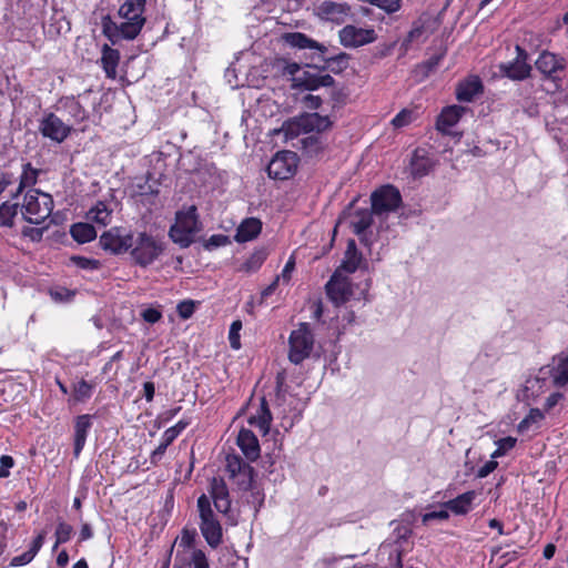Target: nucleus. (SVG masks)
I'll list each match as a JSON object with an SVG mask.
<instances>
[{
    "instance_id": "obj_55",
    "label": "nucleus",
    "mask_w": 568,
    "mask_h": 568,
    "mask_svg": "<svg viewBox=\"0 0 568 568\" xmlns=\"http://www.w3.org/2000/svg\"><path fill=\"white\" fill-rule=\"evenodd\" d=\"M141 316L145 322L154 324L162 318V313L156 308L149 307L142 312Z\"/></svg>"
},
{
    "instance_id": "obj_7",
    "label": "nucleus",
    "mask_w": 568,
    "mask_h": 568,
    "mask_svg": "<svg viewBox=\"0 0 568 568\" xmlns=\"http://www.w3.org/2000/svg\"><path fill=\"white\" fill-rule=\"evenodd\" d=\"M288 359L298 365L308 358L314 347V335L310 324L300 323L296 329H293L288 337Z\"/></svg>"
},
{
    "instance_id": "obj_62",
    "label": "nucleus",
    "mask_w": 568,
    "mask_h": 568,
    "mask_svg": "<svg viewBox=\"0 0 568 568\" xmlns=\"http://www.w3.org/2000/svg\"><path fill=\"white\" fill-rule=\"evenodd\" d=\"M562 398V394L560 393H552L549 395L545 403V409L550 410L552 407H555L558 402Z\"/></svg>"
},
{
    "instance_id": "obj_19",
    "label": "nucleus",
    "mask_w": 568,
    "mask_h": 568,
    "mask_svg": "<svg viewBox=\"0 0 568 568\" xmlns=\"http://www.w3.org/2000/svg\"><path fill=\"white\" fill-rule=\"evenodd\" d=\"M335 80L329 74L311 73L302 71L301 77L294 79L295 87H303L307 90H317L321 87H332Z\"/></svg>"
},
{
    "instance_id": "obj_28",
    "label": "nucleus",
    "mask_w": 568,
    "mask_h": 568,
    "mask_svg": "<svg viewBox=\"0 0 568 568\" xmlns=\"http://www.w3.org/2000/svg\"><path fill=\"white\" fill-rule=\"evenodd\" d=\"M101 65L110 79H115L116 68L120 61V53L118 50L112 49L108 44L102 47Z\"/></svg>"
},
{
    "instance_id": "obj_24",
    "label": "nucleus",
    "mask_w": 568,
    "mask_h": 568,
    "mask_svg": "<svg viewBox=\"0 0 568 568\" xmlns=\"http://www.w3.org/2000/svg\"><path fill=\"white\" fill-rule=\"evenodd\" d=\"M465 108L460 105H450L445 108L437 119L436 126L442 132H448L462 118Z\"/></svg>"
},
{
    "instance_id": "obj_36",
    "label": "nucleus",
    "mask_w": 568,
    "mask_h": 568,
    "mask_svg": "<svg viewBox=\"0 0 568 568\" xmlns=\"http://www.w3.org/2000/svg\"><path fill=\"white\" fill-rule=\"evenodd\" d=\"M323 61L326 64L325 69L338 74L348 68L349 54L345 52H339L333 57L323 58Z\"/></svg>"
},
{
    "instance_id": "obj_17",
    "label": "nucleus",
    "mask_w": 568,
    "mask_h": 568,
    "mask_svg": "<svg viewBox=\"0 0 568 568\" xmlns=\"http://www.w3.org/2000/svg\"><path fill=\"white\" fill-rule=\"evenodd\" d=\"M210 500L213 499L216 510L221 514L227 515L231 509V499L229 488L223 478L214 477L210 483L209 488Z\"/></svg>"
},
{
    "instance_id": "obj_12",
    "label": "nucleus",
    "mask_w": 568,
    "mask_h": 568,
    "mask_svg": "<svg viewBox=\"0 0 568 568\" xmlns=\"http://www.w3.org/2000/svg\"><path fill=\"white\" fill-rule=\"evenodd\" d=\"M338 38L345 48H357L374 42L376 34L374 29L348 24L339 30Z\"/></svg>"
},
{
    "instance_id": "obj_43",
    "label": "nucleus",
    "mask_w": 568,
    "mask_h": 568,
    "mask_svg": "<svg viewBox=\"0 0 568 568\" xmlns=\"http://www.w3.org/2000/svg\"><path fill=\"white\" fill-rule=\"evenodd\" d=\"M362 261L361 254H349L345 253L344 260L341 264V266L337 270H341V273H354Z\"/></svg>"
},
{
    "instance_id": "obj_15",
    "label": "nucleus",
    "mask_w": 568,
    "mask_h": 568,
    "mask_svg": "<svg viewBox=\"0 0 568 568\" xmlns=\"http://www.w3.org/2000/svg\"><path fill=\"white\" fill-rule=\"evenodd\" d=\"M102 33L113 43L121 40H133L138 37V27L134 24L125 26L123 22L118 24L110 16L102 18Z\"/></svg>"
},
{
    "instance_id": "obj_16",
    "label": "nucleus",
    "mask_w": 568,
    "mask_h": 568,
    "mask_svg": "<svg viewBox=\"0 0 568 568\" xmlns=\"http://www.w3.org/2000/svg\"><path fill=\"white\" fill-rule=\"evenodd\" d=\"M145 0H126L119 9V16L124 19L125 26L138 27V34L141 32L145 18L143 17Z\"/></svg>"
},
{
    "instance_id": "obj_64",
    "label": "nucleus",
    "mask_w": 568,
    "mask_h": 568,
    "mask_svg": "<svg viewBox=\"0 0 568 568\" xmlns=\"http://www.w3.org/2000/svg\"><path fill=\"white\" fill-rule=\"evenodd\" d=\"M144 397L148 402H151L154 397V384L152 382H145L143 385Z\"/></svg>"
},
{
    "instance_id": "obj_47",
    "label": "nucleus",
    "mask_w": 568,
    "mask_h": 568,
    "mask_svg": "<svg viewBox=\"0 0 568 568\" xmlns=\"http://www.w3.org/2000/svg\"><path fill=\"white\" fill-rule=\"evenodd\" d=\"M241 328H242L241 321H234L231 324L230 333H229V341H230V345L233 349H239L241 347V343H240Z\"/></svg>"
},
{
    "instance_id": "obj_6",
    "label": "nucleus",
    "mask_w": 568,
    "mask_h": 568,
    "mask_svg": "<svg viewBox=\"0 0 568 568\" xmlns=\"http://www.w3.org/2000/svg\"><path fill=\"white\" fill-rule=\"evenodd\" d=\"M331 125L332 122L328 116L318 113H306L293 121L285 122L280 131L284 132L286 139H293L301 133L326 131Z\"/></svg>"
},
{
    "instance_id": "obj_41",
    "label": "nucleus",
    "mask_w": 568,
    "mask_h": 568,
    "mask_svg": "<svg viewBox=\"0 0 568 568\" xmlns=\"http://www.w3.org/2000/svg\"><path fill=\"white\" fill-rule=\"evenodd\" d=\"M517 443L515 437L508 436L500 438L496 442L497 448L491 453L490 457L496 459L506 455L509 450H511Z\"/></svg>"
},
{
    "instance_id": "obj_21",
    "label": "nucleus",
    "mask_w": 568,
    "mask_h": 568,
    "mask_svg": "<svg viewBox=\"0 0 568 568\" xmlns=\"http://www.w3.org/2000/svg\"><path fill=\"white\" fill-rule=\"evenodd\" d=\"M481 92V80L477 75H471L458 84L456 97L462 102H471Z\"/></svg>"
},
{
    "instance_id": "obj_14",
    "label": "nucleus",
    "mask_w": 568,
    "mask_h": 568,
    "mask_svg": "<svg viewBox=\"0 0 568 568\" xmlns=\"http://www.w3.org/2000/svg\"><path fill=\"white\" fill-rule=\"evenodd\" d=\"M516 58L499 65L500 72L511 80H524L529 77L531 67L527 62L528 53L519 45H516Z\"/></svg>"
},
{
    "instance_id": "obj_32",
    "label": "nucleus",
    "mask_w": 568,
    "mask_h": 568,
    "mask_svg": "<svg viewBox=\"0 0 568 568\" xmlns=\"http://www.w3.org/2000/svg\"><path fill=\"white\" fill-rule=\"evenodd\" d=\"M43 542H44V532H40L32 541L30 548L26 552L13 557L11 559L10 565L12 567H19V566H24V565L29 564L34 558V556L38 554V551L41 549Z\"/></svg>"
},
{
    "instance_id": "obj_45",
    "label": "nucleus",
    "mask_w": 568,
    "mask_h": 568,
    "mask_svg": "<svg viewBox=\"0 0 568 568\" xmlns=\"http://www.w3.org/2000/svg\"><path fill=\"white\" fill-rule=\"evenodd\" d=\"M72 534H73L72 526L64 521H60L55 529L57 541L53 546V549H55L59 544L67 542L71 538Z\"/></svg>"
},
{
    "instance_id": "obj_44",
    "label": "nucleus",
    "mask_w": 568,
    "mask_h": 568,
    "mask_svg": "<svg viewBox=\"0 0 568 568\" xmlns=\"http://www.w3.org/2000/svg\"><path fill=\"white\" fill-rule=\"evenodd\" d=\"M555 131V139L565 148H568V116L560 119L557 126L551 128Z\"/></svg>"
},
{
    "instance_id": "obj_31",
    "label": "nucleus",
    "mask_w": 568,
    "mask_h": 568,
    "mask_svg": "<svg viewBox=\"0 0 568 568\" xmlns=\"http://www.w3.org/2000/svg\"><path fill=\"white\" fill-rule=\"evenodd\" d=\"M373 222L372 213L367 210L357 211L351 219V227L362 242L365 241L364 233Z\"/></svg>"
},
{
    "instance_id": "obj_18",
    "label": "nucleus",
    "mask_w": 568,
    "mask_h": 568,
    "mask_svg": "<svg viewBox=\"0 0 568 568\" xmlns=\"http://www.w3.org/2000/svg\"><path fill=\"white\" fill-rule=\"evenodd\" d=\"M316 16L326 21L341 23L349 13V8L342 2L324 1L315 8Z\"/></svg>"
},
{
    "instance_id": "obj_59",
    "label": "nucleus",
    "mask_w": 568,
    "mask_h": 568,
    "mask_svg": "<svg viewBox=\"0 0 568 568\" xmlns=\"http://www.w3.org/2000/svg\"><path fill=\"white\" fill-rule=\"evenodd\" d=\"M302 71L303 70L301 69V67L297 63H295V62L286 63V65L283 69L284 74L292 75L293 80L296 77H301Z\"/></svg>"
},
{
    "instance_id": "obj_35",
    "label": "nucleus",
    "mask_w": 568,
    "mask_h": 568,
    "mask_svg": "<svg viewBox=\"0 0 568 568\" xmlns=\"http://www.w3.org/2000/svg\"><path fill=\"white\" fill-rule=\"evenodd\" d=\"M112 210L108 207L104 202H99L95 206L91 207L87 213V217L102 226L111 222Z\"/></svg>"
},
{
    "instance_id": "obj_52",
    "label": "nucleus",
    "mask_w": 568,
    "mask_h": 568,
    "mask_svg": "<svg viewBox=\"0 0 568 568\" xmlns=\"http://www.w3.org/2000/svg\"><path fill=\"white\" fill-rule=\"evenodd\" d=\"M449 518L447 509L434 510L423 515L422 521L426 525L432 520H446Z\"/></svg>"
},
{
    "instance_id": "obj_5",
    "label": "nucleus",
    "mask_w": 568,
    "mask_h": 568,
    "mask_svg": "<svg viewBox=\"0 0 568 568\" xmlns=\"http://www.w3.org/2000/svg\"><path fill=\"white\" fill-rule=\"evenodd\" d=\"M197 510L200 516V529L210 547L216 548L222 542V526L216 518L207 495L202 494L197 498Z\"/></svg>"
},
{
    "instance_id": "obj_54",
    "label": "nucleus",
    "mask_w": 568,
    "mask_h": 568,
    "mask_svg": "<svg viewBox=\"0 0 568 568\" xmlns=\"http://www.w3.org/2000/svg\"><path fill=\"white\" fill-rule=\"evenodd\" d=\"M400 0H372V3L384 9L387 12H395L399 9Z\"/></svg>"
},
{
    "instance_id": "obj_61",
    "label": "nucleus",
    "mask_w": 568,
    "mask_h": 568,
    "mask_svg": "<svg viewBox=\"0 0 568 568\" xmlns=\"http://www.w3.org/2000/svg\"><path fill=\"white\" fill-rule=\"evenodd\" d=\"M294 265H295L294 260H293V257H291L287 261V263L285 264V266H284V268H283V271H282V273L280 275L284 282L287 283L290 281L291 273L294 270Z\"/></svg>"
},
{
    "instance_id": "obj_56",
    "label": "nucleus",
    "mask_w": 568,
    "mask_h": 568,
    "mask_svg": "<svg viewBox=\"0 0 568 568\" xmlns=\"http://www.w3.org/2000/svg\"><path fill=\"white\" fill-rule=\"evenodd\" d=\"M498 466V463L495 460V459H490L488 460L487 463H485V465H483L478 471H477V477L479 478H485L487 477L490 473H493Z\"/></svg>"
},
{
    "instance_id": "obj_63",
    "label": "nucleus",
    "mask_w": 568,
    "mask_h": 568,
    "mask_svg": "<svg viewBox=\"0 0 568 568\" xmlns=\"http://www.w3.org/2000/svg\"><path fill=\"white\" fill-rule=\"evenodd\" d=\"M178 436L176 430L170 427L163 433L161 442L170 446Z\"/></svg>"
},
{
    "instance_id": "obj_39",
    "label": "nucleus",
    "mask_w": 568,
    "mask_h": 568,
    "mask_svg": "<svg viewBox=\"0 0 568 568\" xmlns=\"http://www.w3.org/2000/svg\"><path fill=\"white\" fill-rule=\"evenodd\" d=\"M544 419V414L538 408H531L529 414L518 424L520 433L528 432L532 426H537Z\"/></svg>"
},
{
    "instance_id": "obj_57",
    "label": "nucleus",
    "mask_w": 568,
    "mask_h": 568,
    "mask_svg": "<svg viewBox=\"0 0 568 568\" xmlns=\"http://www.w3.org/2000/svg\"><path fill=\"white\" fill-rule=\"evenodd\" d=\"M168 447L169 445L161 442L160 445L152 452L150 456V463L152 465H158L159 462L162 459L163 455L165 454Z\"/></svg>"
},
{
    "instance_id": "obj_9",
    "label": "nucleus",
    "mask_w": 568,
    "mask_h": 568,
    "mask_svg": "<svg viewBox=\"0 0 568 568\" xmlns=\"http://www.w3.org/2000/svg\"><path fill=\"white\" fill-rule=\"evenodd\" d=\"M371 199L372 211L378 215L395 211L402 201L399 191L392 185L375 191Z\"/></svg>"
},
{
    "instance_id": "obj_40",
    "label": "nucleus",
    "mask_w": 568,
    "mask_h": 568,
    "mask_svg": "<svg viewBox=\"0 0 568 568\" xmlns=\"http://www.w3.org/2000/svg\"><path fill=\"white\" fill-rule=\"evenodd\" d=\"M38 178V171L31 166L30 163L23 165V171L20 176V183L18 192H21L23 187H29L36 184Z\"/></svg>"
},
{
    "instance_id": "obj_13",
    "label": "nucleus",
    "mask_w": 568,
    "mask_h": 568,
    "mask_svg": "<svg viewBox=\"0 0 568 568\" xmlns=\"http://www.w3.org/2000/svg\"><path fill=\"white\" fill-rule=\"evenodd\" d=\"M39 131L44 138L61 143L69 136L71 126L65 124L54 113H48L40 121Z\"/></svg>"
},
{
    "instance_id": "obj_48",
    "label": "nucleus",
    "mask_w": 568,
    "mask_h": 568,
    "mask_svg": "<svg viewBox=\"0 0 568 568\" xmlns=\"http://www.w3.org/2000/svg\"><path fill=\"white\" fill-rule=\"evenodd\" d=\"M191 568H210L207 558L201 549L191 552Z\"/></svg>"
},
{
    "instance_id": "obj_27",
    "label": "nucleus",
    "mask_w": 568,
    "mask_h": 568,
    "mask_svg": "<svg viewBox=\"0 0 568 568\" xmlns=\"http://www.w3.org/2000/svg\"><path fill=\"white\" fill-rule=\"evenodd\" d=\"M271 420L272 414L270 412L266 399L263 397L256 414L248 417V424L251 426L257 427L263 435H266L270 430Z\"/></svg>"
},
{
    "instance_id": "obj_30",
    "label": "nucleus",
    "mask_w": 568,
    "mask_h": 568,
    "mask_svg": "<svg viewBox=\"0 0 568 568\" xmlns=\"http://www.w3.org/2000/svg\"><path fill=\"white\" fill-rule=\"evenodd\" d=\"M536 68L545 75H551L559 69H562L564 65L561 63V59H559L556 54L544 51L540 53L536 61Z\"/></svg>"
},
{
    "instance_id": "obj_11",
    "label": "nucleus",
    "mask_w": 568,
    "mask_h": 568,
    "mask_svg": "<svg viewBox=\"0 0 568 568\" xmlns=\"http://www.w3.org/2000/svg\"><path fill=\"white\" fill-rule=\"evenodd\" d=\"M101 247L113 254L130 252L132 233H123L119 227H112L100 236Z\"/></svg>"
},
{
    "instance_id": "obj_20",
    "label": "nucleus",
    "mask_w": 568,
    "mask_h": 568,
    "mask_svg": "<svg viewBox=\"0 0 568 568\" xmlns=\"http://www.w3.org/2000/svg\"><path fill=\"white\" fill-rule=\"evenodd\" d=\"M237 445L248 460L254 462L260 457V444L252 430L242 428L237 435Z\"/></svg>"
},
{
    "instance_id": "obj_46",
    "label": "nucleus",
    "mask_w": 568,
    "mask_h": 568,
    "mask_svg": "<svg viewBox=\"0 0 568 568\" xmlns=\"http://www.w3.org/2000/svg\"><path fill=\"white\" fill-rule=\"evenodd\" d=\"M413 111L408 109H403L399 113L395 115V118L392 120V125L395 129H402L404 126H407L413 121Z\"/></svg>"
},
{
    "instance_id": "obj_50",
    "label": "nucleus",
    "mask_w": 568,
    "mask_h": 568,
    "mask_svg": "<svg viewBox=\"0 0 568 568\" xmlns=\"http://www.w3.org/2000/svg\"><path fill=\"white\" fill-rule=\"evenodd\" d=\"M178 314L181 318H190L195 311V303L191 300L182 301L176 306Z\"/></svg>"
},
{
    "instance_id": "obj_25",
    "label": "nucleus",
    "mask_w": 568,
    "mask_h": 568,
    "mask_svg": "<svg viewBox=\"0 0 568 568\" xmlns=\"http://www.w3.org/2000/svg\"><path fill=\"white\" fill-rule=\"evenodd\" d=\"M262 231V222L255 217L245 219L237 227L235 241L248 242L255 239Z\"/></svg>"
},
{
    "instance_id": "obj_2",
    "label": "nucleus",
    "mask_w": 568,
    "mask_h": 568,
    "mask_svg": "<svg viewBox=\"0 0 568 568\" xmlns=\"http://www.w3.org/2000/svg\"><path fill=\"white\" fill-rule=\"evenodd\" d=\"M165 250V243L146 232L132 233V246L130 255L135 264L141 267L151 265Z\"/></svg>"
},
{
    "instance_id": "obj_1",
    "label": "nucleus",
    "mask_w": 568,
    "mask_h": 568,
    "mask_svg": "<svg viewBox=\"0 0 568 568\" xmlns=\"http://www.w3.org/2000/svg\"><path fill=\"white\" fill-rule=\"evenodd\" d=\"M52 210L53 200L51 195L36 189L29 190L20 202L21 216L30 224H42L51 215Z\"/></svg>"
},
{
    "instance_id": "obj_49",
    "label": "nucleus",
    "mask_w": 568,
    "mask_h": 568,
    "mask_svg": "<svg viewBox=\"0 0 568 568\" xmlns=\"http://www.w3.org/2000/svg\"><path fill=\"white\" fill-rule=\"evenodd\" d=\"M227 244H230L229 236L224 234H214L210 236V239L205 242L204 247L211 251L221 246H225Z\"/></svg>"
},
{
    "instance_id": "obj_4",
    "label": "nucleus",
    "mask_w": 568,
    "mask_h": 568,
    "mask_svg": "<svg viewBox=\"0 0 568 568\" xmlns=\"http://www.w3.org/2000/svg\"><path fill=\"white\" fill-rule=\"evenodd\" d=\"M200 230L196 206L191 205L186 210L176 213V222L170 227L169 236L181 247H189Z\"/></svg>"
},
{
    "instance_id": "obj_42",
    "label": "nucleus",
    "mask_w": 568,
    "mask_h": 568,
    "mask_svg": "<svg viewBox=\"0 0 568 568\" xmlns=\"http://www.w3.org/2000/svg\"><path fill=\"white\" fill-rule=\"evenodd\" d=\"M93 385L89 384L87 381L81 379L73 387V397L77 402H84L89 399L92 395Z\"/></svg>"
},
{
    "instance_id": "obj_58",
    "label": "nucleus",
    "mask_w": 568,
    "mask_h": 568,
    "mask_svg": "<svg viewBox=\"0 0 568 568\" xmlns=\"http://www.w3.org/2000/svg\"><path fill=\"white\" fill-rule=\"evenodd\" d=\"M72 261L75 262L78 266L81 268H95L98 265V262L94 260H89L81 256H74L72 257Z\"/></svg>"
},
{
    "instance_id": "obj_22",
    "label": "nucleus",
    "mask_w": 568,
    "mask_h": 568,
    "mask_svg": "<svg viewBox=\"0 0 568 568\" xmlns=\"http://www.w3.org/2000/svg\"><path fill=\"white\" fill-rule=\"evenodd\" d=\"M284 40L292 48H297L301 50H303V49L317 50L321 53H325L327 51V48L325 45L313 40L312 38L307 37L306 34H304L302 32L285 33Z\"/></svg>"
},
{
    "instance_id": "obj_37",
    "label": "nucleus",
    "mask_w": 568,
    "mask_h": 568,
    "mask_svg": "<svg viewBox=\"0 0 568 568\" xmlns=\"http://www.w3.org/2000/svg\"><path fill=\"white\" fill-rule=\"evenodd\" d=\"M267 257V252L265 248H260L254 251L250 257L242 264L240 271L246 272V273H253L256 272L264 261Z\"/></svg>"
},
{
    "instance_id": "obj_60",
    "label": "nucleus",
    "mask_w": 568,
    "mask_h": 568,
    "mask_svg": "<svg viewBox=\"0 0 568 568\" xmlns=\"http://www.w3.org/2000/svg\"><path fill=\"white\" fill-rule=\"evenodd\" d=\"M304 103H305L306 108H308V109H317V108H320V105L322 103V99L317 95L307 94L304 98Z\"/></svg>"
},
{
    "instance_id": "obj_8",
    "label": "nucleus",
    "mask_w": 568,
    "mask_h": 568,
    "mask_svg": "<svg viewBox=\"0 0 568 568\" xmlns=\"http://www.w3.org/2000/svg\"><path fill=\"white\" fill-rule=\"evenodd\" d=\"M298 163L296 153L292 151L277 152L267 165L268 176L275 180L290 179Z\"/></svg>"
},
{
    "instance_id": "obj_3",
    "label": "nucleus",
    "mask_w": 568,
    "mask_h": 568,
    "mask_svg": "<svg viewBox=\"0 0 568 568\" xmlns=\"http://www.w3.org/2000/svg\"><path fill=\"white\" fill-rule=\"evenodd\" d=\"M226 470L230 478L240 490L251 491L253 501H257L258 506L263 503V495L254 484V468L245 463L237 455H229L226 457Z\"/></svg>"
},
{
    "instance_id": "obj_33",
    "label": "nucleus",
    "mask_w": 568,
    "mask_h": 568,
    "mask_svg": "<svg viewBox=\"0 0 568 568\" xmlns=\"http://www.w3.org/2000/svg\"><path fill=\"white\" fill-rule=\"evenodd\" d=\"M550 377L556 386L560 387L568 384V355L558 357L550 371Z\"/></svg>"
},
{
    "instance_id": "obj_34",
    "label": "nucleus",
    "mask_w": 568,
    "mask_h": 568,
    "mask_svg": "<svg viewBox=\"0 0 568 568\" xmlns=\"http://www.w3.org/2000/svg\"><path fill=\"white\" fill-rule=\"evenodd\" d=\"M70 233L78 243H88L97 237L95 229L88 223L73 224Z\"/></svg>"
},
{
    "instance_id": "obj_26",
    "label": "nucleus",
    "mask_w": 568,
    "mask_h": 568,
    "mask_svg": "<svg viewBox=\"0 0 568 568\" xmlns=\"http://www.w3.org/2000/svg\"><path fill=\"white\" fill-rule=\"evenodd\" d=\"M432 33L433 31L426 27V23L423 20H418L413 24L412 30L403 40L402 47L407 51L413 44L424 43Z\"/></svg>"
},
{
    "instance_id": "obj_38",
    "label": "nucleus",
    "mask_w": 568,
    "mask_h": 568,
    "mask_svg": "<svg viewBox=\"0 0 568 568\" xmlns=\"http://www.w3.org/2000/svg\"><path fill=\"white\" fill-rule=\"evenodd\" d=\"M20 212V202L16 203H3L0 206V225L12 226L13 219Z\"/></svg>"
},
{
    "instance_id": "obj_51",
    "label": "nucleus",
    "mask_w": 568,
    "mask_h": 568,
    "mask_svg": "<svg viewBox=\"0 0 568 568\" xmlns=\"http://www.w3.org/2000/svg\"><path fill=\"white\" fill-rule=\"evenodd\" d=\"M47 229H48L47 226L45 227L24 226L21 230V234L24 237H28L33 242H39V241H41L43 233Z\"/></svg>"
},
{
    "instance_id": "obj_10",
    "label": "nucleus",
    "mask_w": 568,
    "mask_h": 568,
    "mask_svg": "<svg viewBox=\"0 0 568 568\" xmlns=\"http://www.w3.org/2000/svg\"><path fill=\"white\" fill-rule=\"evenodd\" d=\"M326 293L334 304H344L353 295L352 283L347 276L341 273V270H336L326 284Z\"/></svg>"
},
{
    "instance_id": "obj_29",
    "label": "nucleus",
    "mask_w": 568,
    "mask_h": 568,
    "mask_svg": "<svg viewBox=\"0 0 568 568\" xmlns=\"http://www.w3.org/2000/svg\"><path fill=\"white\" fill-rule=\"evenodd\" d=\"M476 498V493L474 490L466 491L456 498L448 500L444 504V507L449 509L456 515H465L470 508L474 499Z\"/></svg>"
},
{
    "instance_id": "obj_23",
    "label": "nucleus",
    "mask_w": 568,
    "mask_h": 568,
    "mask_svg": "<svg viewBox=\"0 0 568 568\" xmlns=\"http://www.w3.org/2000/svg\"><path fill=\"white\" fill-rule=\"evenodd\" d=\"M91 428V416L85 414L81 415L77 418L74 425V448L73 454L74 457L78 458L81 450L84 447L87 435L89 429Z\"/></svg>"
},
{
    "instance_id": "obj_53",
    "label": "nucleus",
    "mask_w": 568,
    "mask_h": 568,
    "mask_svg": "<svg viewBox=\"0 0 568 568\" xmlns=\"http://www.w3.org/2000/svg\"><path fill=\"white\" fill-rule=\"evenodd\" d=\"M14 465V460L9 455L0 457V478H7L10 475V468Z\"/></svg>"
}]
</instances>
